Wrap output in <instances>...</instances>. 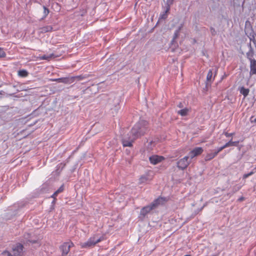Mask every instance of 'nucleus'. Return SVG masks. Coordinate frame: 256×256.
Returning <instances> with one entry per match:
<instances>
[{
	"mask_svg": "<svg viewBox=\"0 0 256 256\" xmlns=\"http://www.w3.org/2000/svg\"><path fill=\"white\" fill-rule=\"evenodd\" d=\"M6 56L5 52L3 48H0V58H4Z\"/></svg>",
	"mask_w": 256,
	"mask_h": 256,
	"instance_id": "nucleus-29",
	"label": "nucleus"
},
{
	"mask_svg": "<svg viewBox=\"0 0 256 256\" xmlns=\"http://www.w3.org/2000/svg\"><path fill=\"white\" fill-rule=\"evenodd\" d=\"M240 93L244 96V97H246L248 96L250 90L248 88H246L244 86H242L240 88Z\"/></svg>",
	"mask_w": 256,
	"mask_h": 256,
	"instance_id": "nucleus-16",
	"label": "nucleus"
},
{
	"mask_svg": "<svg viewBox=\"0 0 256 256\" xmlns=\"http://www.w3.org/2000/svg\"><path fill=\"white\" fill-rule=\"evenodd\" d=\"M238 143H239L238 141L233 142V141H232V140H231L224 145L226 146V148H228V147L231 146H238Z\"/></svg>",
	"mask_w": 256,
	"mask_h": 256,
	"instance_id": "nucleus-18",
	"label": "nucleus"
},
{
	"mask_svg": "<svg viewBox=\"0 0 256 256\" xmlns=\"http://www.w3.org/2000/svg\"><path fill=\"white\" fill-rule=\"evenodd\" d=\"M184 256H190V255H188V254H186V255H185Z\"/></svg>",
	"mask_w": 256,
	"mask_h": 256,
	"instance_id": "nucleus-41",
	"label": "nucleus"
},
{
	"mask_svg": "<svg viewBox=\"0 0 256 256\" xmlns=\"http://www.w3.org/2000/svg\"><path fill=\"white\" fill-rule=\"evenodd\" d=\"M64 190V186H62L56 190L54 194L51 196L52 198L56 199V198L58 194Z\"/></svg>",
	"mask_w": 256,
	"mask_h": 256,
	"instance_id": "nucleus-19",
	"label": "nucleus"
},
{
	"mask_svg": "<svg viewBox=\"0 0 256 256\" xmlns=\"http://www.w3.org/2000/svg\"><path fill=\"white\" fill-rule=\"evenodd\" d=\"M120 100L119 97L112 96L108 100L107 106L109 108L110 114L113 116H115L120 108Z\"/></svg>",
	"mask_w": 256,
	"mask_h": 256,
	"instance_id": "nucleus-1",
	"label": "nucleus"
},
{
	"mask_svg": "<svg viewBox=\"0 0 256 256\" xmlns=\"http://www.w3.org/2000/svg\"><path fill=\"white\" fill-rule=\"evenodd\" d=\"M189 159L188 156H185L184 158L180 159L176 163L177 167L181 170H185L191 162L190 160Z\"/></svg>",
	"mask_w": 256,
	"mask_h": 256,
	"instance_id": "nucleus-6",
	"label": "nucleus"
},
{
	"mask_svg": "<svg viewBox=\"0 0 256 256\" xmlns=\"http://www.w3.org/2000/svg\"><path fill=\"white\" fill-rule=\"evenodd\" d=\"M154 209L152 205L146 206L144 207L140 212V215L142 216V217H144L148 213H149L152 210Z\"/></svg>",
	"mask_w": 256,
	"mask_h": 256,
	"instance_id": "nucleus-12",
	"label": "nucleus"
},
{
	"mask_svg": "<svg viewBox=\"0 0 256 256\" xmlns=\"http://www.w3.org/2000/svg\"><path fill=\"white\" fill-rule=\"evenodd\" d=\"M216 153H215V152H211L208 154L205 158L204 160L206 161H209L214 158L215 156H216Z\"/></svg>",
	"mask_w": 256,
	"mask_h": 256,
	"instance_id": "nucleus-17",
	"label": "nucleus"
},
{
	"mask_svg": "<svg viewBox=\"0 0 256 256\" xmlns=\"http://www.w3.org/2000/svg\"><path fill=\"white\" fill-rule=\"evenodd\" d=\"M182 24H181L179 27L178 28V30H176L174 33V38H173V39L174 40L176 39L178 35H179V32H180V30H182Z\"/></svg>",
	"mask_w": 256,
	"mask_h": 256,
	"instance_id": "nucleus-23",
	"label": "nucleus"
},
{
	"mask_svg": "<svg viewBox=\"0 0 256 256\" xmlns=\"http://www.w3.org/2000/svg\"><path fill=\"white\" fill-rule=\"evenodd\" d=\"M162 18H166V16L165 14H164L162 16Z\"/></svg>",
	"mask_w": 256,
	"mask_h": 256,
	"instance_id": "nucleus-39",
	"label": "nucleus"
},
{
	"mask_svg": "<svg viewBox=\"0 0 256 256\" xmlns=\"http://www.w3.org/2000/svg\"><path fill=\"white\" fill-rule=\"evenodd\" d=\"M188 109L186 108L178 110V114L182 116H186L188 114Z\"/></svg>",
	"mask_w": 256,
	"mask_h": 256,
	"instance_id": "nucleus-21",
	"label": "nucleus"
},
{
	"mask_svg": "<svg viewBox=\"0 0 256 256\" xmlns=\"http://www.w3.org/2000/svg\"><path fill=\"white\" fill-rule=\"evenodd\" d=\"M244 197L242 196L238 199V200L240 202H242V201L244 200Z\"/></svg>",
	"mask_w": 256,
	"mask_h": 256,
	"instance_id": "nucleus-37",
	"label": "nucleus"
},
{
	"mask_svg": "<svg viewBox=\"0 0 256 256\" xmlns=\"http://www.w3.org/2000/svg\"><path fill=\"white\" fill-rule=\"evenodd\" d=\"M138 126V128L136 130L138 134L136 136V138L138 137L144 135L146 134L148 131V122L144 120H142L139 121L138 123H136L134 127H136V126Z\"/></svg>",
	"mask_w": 256,
	"mask_h": 256,
	"instance_id": "nucleus-4",
	"label": "nucleus"
},
{
	"mask_svg": "<svg viewBox=\"0 0 256 256\" xmlns=\"http://www.w3.org/2000/svg\"><path fill=\"white\" fill-rule=\"evenodd\" d=\"M252 122H256V118H254V116H252L250 118Z\"/></svg>",
	"mask_w": 256,
	"mask_h": 256,
	"instance_id": "nucleus-36",
	"label": "nucleus"
},
{
	"mask_svg": "<svg viewBox=\"0 0 256 256\" xmlns=\"http://www.w3.org/2000/svg\"><path fill=\"white\" fill-rule=\"evenodd\" d=\"M254 174L253 172H250L248 174H246L243 175V178L245 179L248 178V176L252 175Z\"/></svg>",
	"mask_w": 256,
	"mask_h": 256,
	"instance_id": "nucleus-30",
	"label": "nucleus"
},
{
	"mask_svg": "<svg viewBox=\"0 0 256 256\" xmlns=\"http://www.w3.org/2000/svg\"><path fill=\"white\" fill-rule=\"evenodd\" d=\"M178 106L179 108H182V107H183V105H182V103H180V104H178Z\"/></svg>",
	"mask_w": 256,
	"mask_h": 256,
	"instance_id": "nucleus-38",
	"label": "nucleus"
},
{
	"mask_svg": "<svg viewBox=\"0 0 256 256\" xmlns=\"http://www.w3.org/2000/svg\"><path fill=\"white\" fill-rule=\"evenodd\" d=\"M24 246L20 244H18L16 246L13 248L14 254V256H20L23 250Z\"/></svg>",
	"mask_w": 256,
	"mask_h": 256,
	"instance_id": "nucleus-11",
	"label": "nucleus"
},
{
	"mask_svg": "<svg viewBox=\"0 0 256 256\" xmlns=\"http://www.w3.org/2000/svg\"><path fill=\"white\" fill-rule=\"evenodd\" d=\"M226 148L224 145L223 146L220 147L218 148L216 150H215V153H216V154H218L220 152H221L222 150Z\"/></svg>",
	"mask_w": 256,
	"mask_h": 256,
	"instance_id": "nucleus-28",
	"label": "nucleus"
},
{
	"mask_svg": "<svg viewBox=\"0 0 256 256\" xmlns=\"http://www.w3.org/2000/svg\"><path fill=\"white\" fill-rule=\"evenodd\" d=\"M256 75V60H251L250 62V75Z\"/></svg>",
	"mask_w": 256,
	"mask_h": 256,
	"instance_id": "nucleus-13",
	"label": "nucleus"
},
{
	"mask_svg": "<svg viewBox=\"0 0 256 256\" xmlns=\"http://www.w3.org/2000/svg\"><path fill=\"white\" fill-rule=\"evenodd\" d=\"M75 80V77H68V78H62L54 79L53 81H56L58 82H62L64 84H70L74 82Z\"/></svg>",
	"mask_w": 256,
	"mask_h": 256,
	"instance_id": "nucleus-10",
	"label": "nucleus"
},
{
	"mask_svg": "<svg viewBox=\"0 0 256 256\" xmlns=\"http://www.w3.org/2000/svg\"><path fill=\"white\" fill-rule=\"evenodd\" d=\"M55 56H54V54H52L48 55L44 54L40 57V60H50L51 58H54Z\"/></svg>",
	"mask_w": 256,
	"mask_h": 256,
	"instance_id": "nucleus-20",
	"label": "nucleus"
},
{
	"mask_svg": "<svg viewBox=\"0 0 256 256\" xmlns=\"http://www.w3.org/2000/svg\"><path fill=\"white\" fill-rule=\"evenodd\" d=\"M104 240V236H102L98 238L97 235H94L90 237L86 242H82L80 245L81 248H90Z\"/></svg>",
	"mask_w": 256,
	"mask_h": 256,
	"instance_id": "nucleus-3",
	"label": "nucleus"
},
{
	"mask_svg": "<svg viewBox=\"0 0 256 256\" xmlns=\"http://www.w3.org/2000/svg\"><path fill=\"white\" fill-rule=\"evenodd\" d=\"M18 75L22 77H26L28 75V72L26 70H20L18 71Z\"/></svg>",
	"mask_w": 256,
	"mask_h": 256,
	"instance_id": "nucleus-24",
	"label": "nucleus"
},
{
	"mask_svg": "<svg viewBox=\"0 0 256 256\" xmlns=\"http://www.w3.org/2000/svg\"><path fill=\"white\" fill-rule=\"evenodd\" d=\"M166 201V200L164 198L159 197L157 199L155 200L150 204L154 209L160 205L164 204Z\"/></svg>",
	"mask_w": 256,
	"mask_h": 256,
	"instance_id": "nucleus-8",
	"label": "nucleus"
},
{
	"mask_svg": "<svg viewBox=\"0 0 256 256\" xmlns=\"http://www.w3.org/2000/svg\"><path fill=\"white\" fill-rule=\"evenodd\" d=\"M2 91H0V94H2Z\"/></svg>",
	"mask_w": 256,
	"mask_h": 256,
	"instance_id": "nucleus-40",
	"label": "nucleus"
},
{
	"mask_svg": "<svg viewBox=\"0 0 256 256\" xmlns=\"http://www.w3.org/2000/svg\"><path fill=\"white\" fill-rule=\"evenodd\" d=\"M210 30L212 36H215L216 34V31L215 29L214 28L211 27L210 28Z\"/></svg>",
	"mask_w": 256,
	"mask_h": 256,
	"instance_id": "nucleus-31",
	"label": "nucleus"
},
{
	"mask_svg": "<svg viewBox=\"0 0 256 256\" xmlns=\"http://www.w3.org/2000/svg\"><path fill=\"white\" fill-rule=\"evenodd\" d=\"M174 0H167V4L168 6L166 10L165 11V13H166L170 9V5L172 4Z\"/></svg>",
	"mask_w": 256,
	"mask_h": 256,
	"instance_id": "nucleus-25",
	"label": "nucleus"
},
{
	"mask_svg": "<svg viewBox=\"0 0 256 256\" xmlns=\"http://www.w3.org/2000/svg\"><path fill=\"white\" fill-rule=\"evenodd\" d=\"M204 150L201 147H196L192 150L188 154V156L190 159H192L195 156H198L200 155L202 152Z\"/></svg>",
	"mask_w": 256,
	"mask_h": 256,
	"instance_id": "nucleus-7",
	"label": "nucleus"
},
{
	"mask_svg": "<svg viewBox=\"0 0 256 256\" xmlns=\"http://www.w3.org/2000/svg\"><path fill=\"white\" fill-rule=\"evenodd\" d=\"M44 13L46 15H48V14L49 13V10L47 8H46V6H44Z\"/></svg>",
	"mask_w": 256,
	"mask_h": 256,
	"instance_id": "nucleus-35",
	"label": "nucleus"
},
{
	"mask_svg": "<svg viewBox=\"0 0 256 256\" xmlns=\"http://www.w3.org/2000/svg\"><path fill=\"white\" fill-rule=\"evenodd\" d=\"M234 133H228V132H224V134L226 136V137H230L234 135Z\"/></svg>",
	"mask_w": 256,
	"mask_h": 256,
	"instance_id": "nucleus-32",
	"label": "nucleus"
},
{
	"mask_svg": "<svg viewBox=\"0 0 256 256\" xmlns=\"http://www.w3.org/2000/svg\"><path fill=\"white\" fill-rule=\"evenodd\" d=\"M52 28L50 26H46L42 28V30L44 32H48L51 30Z\"/></svg>",
	"mask_w": 256,
	"mask_h": 256,
	"instance_id": "nucleus-33",
	"label": "nucleus"
},
{
	"mask_svg": "<svg viewBox=\"0 0 256 256\" xmlns=\"http://www.w3.org/2000/svg\"><path fill=\"white\" fill-rule=\"evenodd\" d=\"M74 246V243L71 240L62 243L59 246V250L61 252V256H66L70 251V248Z\"/></svg>",
	"mask_w": 256,
	"mask_h": 256,
	"instance_id": "nucleus-5",
	"label": "nucleus"
},
{
	"mask_svg": "<svg viewBox=\"0 0 256 256\" xmlns=\"http://www.w3.org/2000/svg\"><path fill=\"white\" fill-rule=\"evenodd\" d=\"M138 128V126L133 127L128 134V136H124L122 139V143L124 146H132V142L136 139V136L138 132L136 130Z\"/></svg>",
	"mask_w": 256,
	"mask_h": 256,
	"instance_id": "nucleus-2",
	"label": "nucleus"
},
{
	"mask_svg": "<svg viewBox=\"0 0 256 256\" xmlns=\"http://www.w3.org/2000/svg\"><path fill=\"white\" fill-rule=\"evenodd\" d=\"M164 159L162 156H159L158 155H154L149 158V160L151 164H156L161 162Z\"/></svg>",
	"mask_w": 256,
	"mask_h": 256,
	"instance_id": "nucleus-9",
	"label": "nucleus"
},
{
	"mask_svg": "<svg viewBox=\"0 0 256 256\" xmlns=\"http://www.w3.org/2000/svg\"><path fill=\"white\" fill-rule=\"evenodd\" d=\"M212 80V72L210 70L206 76V84H210Z\"/></svg>",
	"mask_w": 256,
	"mask_h": 256,
	"instance_id": "nucleus-15",
	"label": "nucleus"
},
{
	"mask_svg": "<svg viewBox=\"0 0 256 256\" xmlns=\"http://www.w3.org/2000/svg\"><path fill=\"white\" fill-rule=\"evenodd\" d=\"M148 180V176L144 175L142 176L139 180L140 184H143L146 182Z\"/></svg>",
	"mask_w": 256,
	"mask_h": 256,
	"instance_id": "nucleus-22",
	"label": "nucleus"
},
{
	"mask_svg": "<svg viewBox=\"0 0 256 256\" xmlns=\"http://www.w3.org/2000/svg\"><path fill=\"white\" fill-rule=\"evenodd\" d=\"M74 77H75V80L77 79L78 80H80L88 78V76L80 75V76H74Z\"/></svg>",
	"mask_w": 256,
	"mask_h": 256,
	"instance_id": "nucleus-27",
	"label": "nucleus"
},
{
	"mask_svg": "<svg viewBox=\"0 0 256 256\" xmlns=\"http://www.w3.org/2000/svg\"><path fill=\"white\" fill-rule=\"evenodd\" d=\"M2 254L6 255L7 256H13L10 252L4 251L2 252Z\"/></svg>",
	"mask_w": 256,
	"mask_h": 256,
	"instance_id": "nucleus-34",
	"label": "nucleus"
},
{
	"mask_svg": "<svg viewBox=\"0 0 256 256\" xmlns=\"http://www.w3.org/2000/svg\"><path fill=\"white\" fill-rule=\"evenodd\" d=\"M241 188V186L240 185L236 184L232 188V192L234 193L239 190Z\"/></svg>",
	"mask_w": 256,
	"mask_h": 256,
	"instance_id": "nucleus-26",
	"label": "nucleus"
},
{
	"mask_svg": "<svg viewBox=\"0 0 256 256\" xmlns=\"http://www.w3.org/2000/svg\"><path fill=\"white\" fill-rule=\"evenodd\" d=\"M250 50L248 52H246V57L250 62L251 60H255L253 59L254 55V51L252 49L250 43L249 44Z\"/></svg>",
	"mask_w": 256,
	"mask_h": 256,
	"instance_id": "nucleus-14",
	"label": "nucleus"
}]
</instances>
